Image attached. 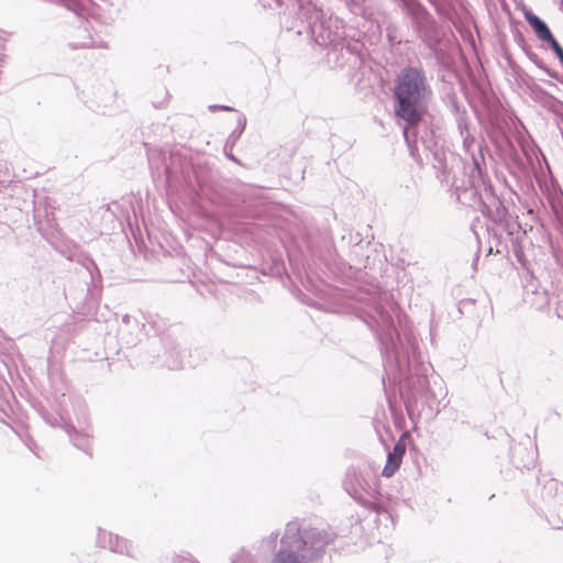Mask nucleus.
Returning a JSON list of instances; mask_svg holds the SVG:
<instances>
[{
    "label": "nucleus",
    "mask_w": 563,
    "mask_h": 563,
    "mask_svg": "<svg viewBox=\"0 0 563 563\" xmlns=\"http://www.w3.org/2000/svg\"><path fill=\"white\" fill-rule=\"evenodd\" d=\"M432 98V89L422 69L406 67L398 75L395 88L394 111L397 118L404 120L408 126L404 129V136L408 144L410 137H416V131H411L428 111Z\"/></svg>",
    "instance_id": "obj_1"
},
{
    "label": "nucleus",
    "mask_w": 563,
    "mask_h": 563,
    "mask_svg": "<svg viewBox=\"0 0 563 563\" xmlns=\"http://www.w3.org/2000/svg\"><path fill=\"white\" fill-rule=\"evenodd\" d=\"M332 539V534L324 530L311 528L301 531L297 521H290L271 563H312Z\"/></svg>",
    "instance_id": "obj_2"
},
{
    "label": "nucleus",
    "mask_w": 563,
    "mask_h": 563,
    "mask_svg": "<svg viewBox=\"0 0 563 563\" xmlns=\"http://www.w3.org/2000/svg\"><path fill=\"white\" fill-rule=\"evenodd\" d=\"M311 32L316 43L320 46L338 45L345 36L342 21L336 16L314 22L311 25Z\"/></svg>",
    "instance_id": "obj_3"
},
{
    "label": "nucleus",
    "mask_w": 563,
    "mask_h": 563,
    "mask_svg": "<svg viewBox=\"0 0 563 563\" xmlns=\"http://www.w3.org/2000/svg\"><path fill=\"white\" fill-rule=\"evenodd\" d=\"M97 543L101 548L128 556H134L137 552L136 548L129 540L103 529L98 530Z\"/></svg>",
    "instance_id": "obj_4"
},
{
    "label": "nucleus",
    "mask_w": 563,
    "mask_h": 563,
    "mask_svg": "<svg viewBox=\"0 0 563 563\" xmlns=\"http://www.w3.org/2000/svg\"><path fill=\"white\" fill-rule=\"evenodd\" d=\"M65 431L75 446L86 450L88 441L91 438V428L85 413L81 419H78V427L66 424Z\"/></svg>",
    "instance_id": "obj_5"
},
{
    "label": "nucleus",
    "mask_w": 563,
    "mask_h": 563,
    "mask_svg": "<svg viewBox=\"0 0 563 563\" xmlns=\"http://www.w3.org/2000/svg\"><path fill=\"white\" fill-rule=\"evenodd\" d=\"M523 16L529 25L533 29L539 40L547 42L548 44L555 37L552 35L547 23L541 20L538 15L531 12V10L523 8Z\"/></svg>",
    "instance_id": "obj_6"
},
{
    "label": "nucleus",
    "mask_w": 563,
    "mask_h": 563,
    "mask_svg": "<svg viewBox=\"0 0 563 563\" xmlns=\"http://www.w3.org/2000/svg\"><path fill=\"white\" fill-rule=\"evenodd\" d=\"M405 452L406 446L404 443L398 442L394 445L393 451H390L387 455L386 465L382 472L383 476L391 477L396 473L401 464Z\"/></svg>",
    "instance_id": "obj_7"
},
{
    "label": "nucleus",
    "mask_w": 563,
    "mask_h": 563,
    "mask_svg": "<svg viewBox=\"0 0 563 563\" xmlns=\"http://www.w3.org/2000/svg\"><path fill=\"white\" fill-rule=\"evenodd\" d=\"M375 322L382 330L387 331L394 325V320L391 314L386 311L382 306H377L375 308Z\"/></svg>",
    "instance_id": "obj_8"
},
{
    "label": "nucleus",
    "mask_w": 563,
    "mask_h": 563,
    "mask_svg": "<svg viewBox=\"0 0 563 563\" xmlns=\"http://www.w3.org/2000/svg\"><path fill=\"white\" fill-rule=\"evenodd\" d=\"M231 563H255V559L249 550L241 548L232 555Z\"/></svg>",
    "instance_id": "obj_9"
},
{
    "label": "nucleus",
    "mask_w": 563,
    "mask_h": 563,
    "mask_svg": "<svg viewBox=\"0 0 563 563\" xmlns=\"http://www.w3.org/2000/svg\"><path fill=\"white\" fill-rule=\"evenodd\" d=\"M279 533L277 531L271 532V534L262 540V544L267 548H274L276 545Z\"/></svg>",
    "instance_id": "obj_10"
},
{
    "label": "nucleus",
    "mask_w": 563,
    "mask_h": 563,
    "mask_svg": "<svg viewBox=\"0 0 563 563\" xmlns=\"http://www.w3.org/2000/svg\"><path fill=\"white\" fill-rule=\"evenodd\" d=\"M174 563H199L190 554H179L175 556Z\"/></svg>",
    "instance_id": "obj_11"
},
{
    "label": "nucleus",
    "mask_w": 563,
    "mask_h": 563,
    "mask_svg": "<svg viewBox=\"0 0 563 563\" xmlns=\"http://www.w3.org/2000/svg\"><path fill=\"white\" fill-rule=\"evenodd\" d=\"M344 488L347 492V494L351 495L352 497H354V498L358 497V495H360L358 490L347 479L344 482Z\"/></svg>",
    "instance_id": "obj_12"
},
{
    "label": "nucleus",
    "mask_w": 563,
    "mask_h": 563,
    "mask_svg": "<svg viewBox=\"0 0 563 563\" xmlns=\"http://www.w3.org/2000/svg\"><path fill=\"white\" fill-rule=\"evenodd\" d=\"M3 41H4V37L2 36V34L0 33V68L2 67V63H3V54H2V51H3Z\"/></svg>",
    "instance_id": "obj_13"
},
{
    "label": "nucleus",
    "mask_w": 563,
    "mask_h": 563,
    "mask_svg": "<svg viewBox=\"0 0 563 563\" xmlns=\"http://www.w3.org/2000/svg\"><path fill=\"white\" fill-rule=\"evenodd\" d=\"M245 125H246V119H245V117H241L239 119L240 133H242V131L245 129Z\"/></svg>",
    "instance_id": "obj_14"
},
{
    "label": "nucleus",
    "mask_w": 563,
    "mask_h": 563,
    "mask_svg": "<svg viewBox=\"0 0 563 563\" xmlns=\"http://www.w3.org/2000/svg\"><path fill=\"white\" fill-rule=\"evenodd\" d=\"M353 5H361L365 0H346Z\"/></svg>",
    "instance_id": "obj_15"
},
{
    "label": "nucleus",
    "mask_w": 563,
    "mask_h": 563,
    "mask_svg": "<svg viewBox=\"0 0 563 563\" xmlns=\"http://www.w3.org/2000/svg\"><path fill=\"white\" fill-rule=\"evenodd\" d=\"M212 108H214V109H216V108H219V109L224 110V111H231V110H233L231 107H228V106H221V107H219V106H213Z\"/></svg>",
    "instance_id": "obj_16"
},
{
    "label": "nucleus",
    "mask_w": 563,
    "mask_h": 563,
    "mask_svg": "<svg viewBox=\"0 0 563 563\" xmlns=\"http://www.w3.org/2000/svg\"><path fill=\"white\" fill-rule=\"evenodd\" d=\"M123 321H124L125 323H129V321H130V317H129V316H124V317H123Z\"/></svg>",
    "instance_id": "obj_17"
},
{
    "label": "nucleus",
    "mask_w": 563,
    "mask_h": 563,
    "mask_svg": "<svg viewBox=\"0 0 563 563\" xmlns=\"http://www.w3.org/2000/svg\"><path fill=\"white\" fill-rule=\"evenodd\" d=\"M393 379H394V380L400 379V376H397L396 374H394Z\"/></svg>",
    "instance_id": "obj_18"
},
{
    "label": "nucleus",
    "mask_w": 563,
    "mask_h": 563,
    "mask_svg": "<svg viewBox=\"0 0 563 563\" xmlns=\"http://www.w3.org/2000/svg\"><path fill=\"white\" fill-rule=\"evenodd\" d=\"M95 43L91 41L89 43H85L84 45H93Z\"/></svg>",
    "instance_id": "obj_19"
}]
</instances>
